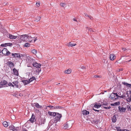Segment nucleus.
Masks as SVG:
<instances>
[{
	"instance_id": "obj_1",
	"label": "nucleus",
	"mask_w": 131,
	"mask_h": 131,
	"mask_svg": "<svg viewBox=\"0 0 131 131\" xmlns=\"http://www.w3.org/2000/svg\"><path fill=\"white\" fill-rule=\"evenodd\" d=\"M125 97V95L124 94L123 95L121 96L118 95V94L117 93H114L113 92L111 94L110 96V98L111 100H115L117 99L119 97L120 98H124Z\"/></svg>"
},
{
	"instance_id": "obj_2",
	"label": "nucleus",
	"mask_w": 131,
	"mask_h": 131,
	"mask_svg": "<svg viewBox=\"0 0 131 131\" xmlns=\"http://www.w3.org/2000/svg\"><path fill=\"white\" fill-rule=\"evenodd\" d=\"M56 115L54 119V121L55 122H57L60 120V119L62 117L61 114H60L58 113H56Z\"/></svg>"
},
{
	"instance_id": "obj_3",
	"label": "nucleus",
	"mask_w": 131,
	"mask_h": 131,
	"mask_svg": "<svg viewBox=\"0 0 131 131\" xmlns=\"http://www.w3.org/2000/svg\"><path fill=\"white\" fill-rule=\"evenodd\" d=\"M18 38L20 40L23 41H28V37H27V35H24L20 36L19 37L18 36Z\"/></svg>"
},
{
	"instance_id": "obj_4",
	"label": "nucleus",
	"mask_w": 131,
	"mask_h": 131,
	"mask_svg": "<svg viewBox=\"0 0 131 131\" xmlns=\"http://www.w3.org/2000/svg\"><path fill=\"white\" fill-rule=\"evenodd\" d=\"M9 129L13 131H19V128L18 127H15L13 125H11L9 127Z\"/></svg>"
},
{
	"instance_id": "obj_5",
	"label": "nucleus",
	"mask_w": 131,
	"mask_h": 131,
	"mask_svg": "<svg viewBox=\"0 0 131 131\" xmlns=\"http://www.w3.org/2000/svg\"><path fill=\"white\" fill-rule=\"evenodd\" d=\"M13 83L17 88H19L21 87L20 83L17 81L13 82Z\"/></svg>"
},
{
	"instance_id": "obj_6",
	"label": "nucleus",
	"mask_w": 131,
	"mask_h": 131,
	"mask_svg": "<svg viewBox=\"0 0 131 131\" xmlns=\"http://www.w3.org/2000/svg\"><path fill=\"white\" fill-rule=\"evenodd\" d=\"M10 56L12 57V58H21V56L20 54L19 53H12L10 55Z\"/></svg>"
},
{
	"instance_id": "obj_7",
	"label": "nucleus",
	"mask_w": 131,
	"mask_h": 131,
	"mask_svg": "<svg viewBox=\"0 0 131 131\" xmlns=\"http://www.w3.org/2000/svg\"><path fill=\"white\" fill-rule=\"evenodd\" d=\"M71 126V125H70L69 122H67L66 124L64 125L63 128L64 129H68L70 128Z\"/></svg>"
},
{
	"instance_id": "obj_8",
	"label": "nucleus",
	"mask_w": 131,
	"mask_h": 131,
	"mask_svg": "<svg viewBox=\"0 0 131 131\" xmlns=\"http://www.w3.org/2000/svg\"><path fill=\"white\" fill-rule=\"evenodd\" d=\"M32 65L34 67H35L37 68H40L41 65L40 63H38L37 62H35V63H32Z\"/></svg>"
},
{
	"instance_id": "obj_9",
	"label": "nucleus",
	"mask_w": 131,
	"mask_h": 131,
	"mask_svg": "<svg viewBox=\"0 0 131 131\" xmlns=\"http://www.w3.org/2000/svg\"><path fill=\"white\" fill-rule=\"evenodd\" d=\"M102 103L100 104V103H95L94 106V107L95 108H98L100 107L102 105Z\"/></svg>"
},
{
	"instance_id": "obj_10",
	"label": "nucleus",
	"mask_w": 131,
	"mask_h": 131,
	"mask_svg": "<svg viewBox=\"0 0 131 131\" xmlns=\"http://www.w3.org/2000/svg\"><path fill=\"white\" fill-rule=\"evenodd\" d=\"M32 106L34 107H36L37 108H41L42 106H41L37 103H34L33 104H32Z\"/></svg>"
},
{
	"instance_id": "obj_11",
	"label": "nucleus",
	"mask_w": 131,
	"mask_h": 131,
	"mask_svg": "<svg viewBox=\"0 0 131 131\" xmlns=\"http://www.w3.org/2000/svg\"><path fill=\"white\" fill-rule=\"evenodd\" d=\"M13 44L12 43H6L4 44H2L1 46L2 47H6L7 46H12Z\"/></svg>"
},
{
	"instance_id": "obj_12",
	"label": "nucleus",
	"mask_w": 131,
	"mask_h": 131,
	"mask_svg": "<svg viewBox=\"0 0 131 131\" xmlns=\"http://www.w3.org/2000/svg\"><path fill=\"white\" fill-rule=\"evenodd\" d=\"M17 37H18V36H15L10 34H9V38L10 39H16Z\"/></svg>"
},
{
	"instance_id": "obj_13",
	"label": "nucleus",
	"mask_w": 131,
	"mask_h": 131,
	"mask_svg": "<svg viewBox=\"0 0 131 131\" xmlns=\"http://www.w3.org/2000/svg\"><path fill=\"white\" fill-rule=\"evenodd\" d=\"M48 114L50 116H55L56 115V112H52L49 111L48 113Z\"/></svg>"
},
{
	"instance_id": "obj_14",
	"label": "nucleus",
	"mask_w": 131,
	"mask_h": 131,
	"mask_svg": "<svg viewBox=\"0 0 131 131\" xmlns=\"http://www.w3.org/2000/svg\"><path fill=\"white\" fill-rule=\"evenodd\" d=\"M13 71L14 72V74L17 76H18L19 75L18 71L15 68L13 69Z\"/></svg>"
},
{
	"instance_id": "obj_15",
	"label": "nucleus",
	"mask_w": 131,
	"mask_h": 131,
	"mask_svg": "<svg viewBox=\"0 0 131 131\" xmlns=\"http://www.w3.org/2000/svg\"><path fill=\"white\" fill-rule=\"evenodd\" d=\"M118 108L121 112H125L126 110V108H124L123 107L121 108L120 106H118Z\"/></svg>"
},
{
	"instance_id": "obj_16",
	"label": "nucleus",
	"mask_w": 131,
	"mask_h": 131,
	"mask_svg": "<svg viewBox=\"0 0 131 131\" xmlns=\"http://www.w3.org/2000/svg\"><path fill=\"white\" fill-rule=\"evenodd\" d=\"M7 64H8L10 68L13 67L14 66V64L13 62L10 61H8L7 62Z\"/></svg>"
},
{
	"instance_id": "obj_17",
	"label": "nucleus",
	"mask_w": 131,
	"mask_h": 131,
	"mask_svg": "<svg viewBox=\"0 0 131 131\" xmlns=\"http://www.w3.org/2000/svg\"><path fill=\"white\" fill-rule=\"evenodd\" d=\"M83 114V115H86L89 114V112L86 110H83L82 111Z\"/></svg>"
},
{
	"instance_id": "obj_18",
	"label": "nucleus",
	"mask_w": 131,
	"mask_h": 131,
	"mask_svg": "<svg viewBox=\"0 0 131 131\" xmlns=\"http://www.w3.org/2000/svg\"><path fill=\"white\" fill-rule=\"evenodd\" d=\"M35 120V116L33 114H32L31 118L29 119V121H30L31 123H33L34 122Z\"/></svg>"
},
{
	"instance_id": "obj_19",
	"label": "nucleus",
	"mask_w": 131,
	"mask_h": 131,
	"mask_svg": "<svg viewBox=\"0 0 131 131\" xmlns=\"http://www.w3.org/2000/svg\"><path fill=\"white\" fill-rule=\"evenodd\" d=\"M116 57L113 54H112L110 55V58L111 60H113L115 59Z\"/></svg>"
},
{
	"instance_id": "obj_20",
	"label": "nucleus",
	"mask_w": 131,
	"mask_h": 131,
	"mask_svg": "<svg viewBox=\"0 0 131 131\" xmlns=\"http://www.w3.org/2000/svg\"><path fill=\"white\" fill-rule=\"evenodd\" d=\"M22 82L25 85H27L30 83L29 81L27 80H23L22 81Z\"/></svg>"
},
{
	"instance_id": "obj_21",
	"label": "nucleus",
	"mask_w": 131,
	"mask_h": 131,
	"mask_svg": "<svg viewBox=\"0 0 131 131\" xmlns=\"http://www.w3.org/2000/svg\"><path fill=\"white\" fill-rule=\"evenodd\" d=\"M7 49L6 48H4L3 49L2 51V53L4 55H6V53L7 51Z\"/></svg>"
},
{
	"instance_id": "obj_22",
	"label": "nucleus",
	"mask_w": 131,
	"mask_h": 131,
	"mask_svg": "<svg viewBox=\"0 0 131 131\" xmlns=\"http://www.w3.org/2000/svg\"><path fill=\"white\" fill-rule=\"evenodd\" d=\"M117 119L115 115H114L112 118V121L113 122L115 123Z\"/></svg>"
},
{
	"instance_id": "obj_23",
	"label": "nucleus",
	"mask_w": 131,
	"mask_h": 131,
	"mask_svg": "<svg viewBox=\"0 0 131 131\" xmlns=\"http://www.w3.org/2000/svg\"><path fill=\"white\" fill-rule=\"evenodd\" d=\"M77 45L76 44L72 43L71 42H70L69 43V44L68 45V46H70L72 47L74 46H75Z\"/></svg>"
},
{
	"instance_id": "obj_24",
	"label": "nucleus",
	"mask_w": 131,
	"mask_h": 131,
	"mask_svg": "<svg viewBox=\"0 0 131 131\" xmlns=\"http://www.w3.org/2000/svg\"><path fill=\"white\" fill-rule=\"evenodd\" d=\"M41 124H44L46 122V119L45 118H43L41 119Z\"/></svg>"
},
{
	"instance_id": "obj_25",
	"label": "nucleus",
	"mask_w": 131,
	"mask_h": 131,
	"mask_svg": "<svg viewBox=\"0 0 131 131\" xmlns=\"http://www.w3.org/2000/svg\"><path fill=\"white\" fill-rule=\"evenodd\" d=\"M2 124L5 127H7L8 125V123L6 121H5L3 122Z\"/></svg>"
},
{
	"instance_id": "obj_26",
	"label": "nucleus",
	"mask_w": 131,
	"mask_h": 131,
	"mask_svg": "<svg viewBox=\"0 0 131 131\" xmlns=\"http://www.w3.org/2000/svg\"><path fill=\"white\" fill-rule=\"evenodd\" d=\"M36 80V78L34 77H32L31 78H30L29 79V82L33 81L34 80Z\"/></svg>"
},
{
	"instance_id": "obj_27",
	"label": "nucleus",
	"mask_w": 131,
	"mask_h": 131,
	"mask_svg": "<svg viewBox=\"0 0 131 131\" xmlns=\"http://www.w3.org/2000/svg\"><path fill=\"white\" fill-rule=\"evenodd\" d=\"M7 82L5 80H4L3 81L1 82V84L3 85H6L7 84Z\"/></svg>"
},
{
	"instance_id": "obj_28",
	"label": "nucleus",
	"mask_w": 131,
	"mask_h": 131,
	"mask_svg": "<svg viewBox=\"0 0 131 131\" xmlns=\"http://www.w3.org/2000/svg\"><path fill=\"white\" fill-rule=\"evenodd\" d=\"M119 104H120V103L119 102H115V103H114L112 104H111V105L112 106H116V105H119Z\"/></svg>"
},
{
	"instance_id": "obj_29",
	"label": "nucleus",
	"mask_w": 131,
	"mask_h": 131,
	"mask_svg": "<svg viewBox=\"0 0 131 131\" xmlns=\"http://www.w3.org/2000/svg\"><path fill=\"white\" fill-rule=\"evenodd\" d=\"M71 70L69 69H68L66 70L65 72V73L66 74H70L71 73Z\"/></svg>"
},
{
	"instance_id": "obj_30",
	"label": "nucleus",
	"mask_w": 131,
	"mask_h": 131,
	"mask_svg": "<svg viewBox=\"0 0 131 131\" xmlns=\"http://www.w3.org/2000/svg\"><path fill=\"white\" fill-rule=\"evenodd\" d=\"M47 107H49L50 110L54 109V106L48 105L47 106Z\"/></svg>"
},
{
	"instance_id": "obj_31",
	"label": "nucleus",
	"mask_w": 131,
	"mask_h": 131,
	"mask_svg": "<svg viewBox=\"0 0 131 131\" xmlns=\"http://www.w3.org/2000/svg\"><path fill=\"white\" fill-rule=\"evenodd\" d=\"M27 59L29 60V62L31 63V62L33 61H34V59L32 58H31L30 57H28L27 58Z\"/></svg>"
},
{
	"instance_id": "obj_32",
	"label": "nucleus",
	"mask_w": 131,
	"mask_h": 131,
	"mask_svg": "<svg viewBox=\"0 0 131 131\" xmlns=\"http://www.w3.org/2000/svg\"><path fill=\"white\" fill-rule=\"evenodd\" d=\"M40 17L39 16H37L36 18L35 21L37 22L40 20Z\"/></svg>"
},
{
	"instance_id": "obj_33",
	"label": "nucleus",
	"mask_w": 131,
	"mask_h": 131,
	"mask_svg": "<svg viewBox=\"0 0 131 131\" xmlns=\"http://www.w3.org/2000/svg\"><path fill=\"white\" fill-rule=\"evenodd\" d=\"M31 52L34 54H36L37 53V51L35 49H33L31 51Z\"/></svg>"
},
{
	"instance_id": "obj_34",
	"label": "nucleus",
	"mask_w": 131,
	"mask_h": 131,
	"mask_svg": "<svg viewBox=\"0 0 131 131\" xmlns=\"http://www.w3.org/2000/svg\"><path fill=\"white\" fill-rule=\"evenodd\" d=\"M94 77L95 78H100L102 77V76L101 75H95L94 76Z\"/></svg>"
},
{
	"instance_id": "obj_35",
	"label": "nucleus",
	"mask_w": 131,
	"mask_h": 131,
	"mask_svg": "<svg viewBox=\"0 0 131 131\" xmlns=\"http://www.w3.org/2000/svg\"><path fill=\"white\" fill-rule=\"evenodd\" d=\"M60 5L63 7H65L66 5V4L63 3H61L60 4Z\"/></svg>"
},
{
	"instance_id": "obj_36",
	"label": "nucleus",
	"mask_w": 131,
	"mask_h": 131,
	"mask_svg": "<svg viewBox=\"0 0 131 131\" xmlns=\"http://www.w3.org/2000/svg\"><path fill=\"white\" fill-rule=\"evenodd\" d=\"M118 95H119L120 96H121L123 94H124L125 95V94L123 93V92L122 91L121 92H118Z\"/></svg>"
},
{
	"instance_id": "obj_37",
	"label": "nucleus",
	"mask_w": 131,
	"mask_h": 131,
	"mask_svg": "<svg viewBox=\"0 0 131 131\" xmlns=\"http://www.w3.org/2000/svg\"><path fill=\"white\" fill-rule=\"evenodd\" d=\"M85 15L86 16L88 17H89L91 20H92L93 19V18L91 16H89V15H88L87 14H85Z\"/></svg>"
},
{
	"instance_id": "obj_38",
	"label": "nucleus",
	"mask_w": 131,
	"mask_h": 131,
	"mask_svg": "<svg viewBox=\"0 0 131 131\" xmlns=\"http://www.w3.org/2000/svg\"><path fill=\"white\" fill-rule=\"evenodd\" d=\"M30 46V44L28 43H26L25 45V46L26 47H29Z\"/></svg>"
},
{
	"instance_id": "obj_39",
	"label": "nucleus",
	"mask_w": 131,
	"mask_h": 131,
	"mask_svg": "<svg viewBox=\"0 0 131 131\" xmlns=\"http://www.w3.org/2000/svg\"><path fill=\"white\" fill-rule=\"evenodd\" d=\"M7 85L10 86H12L14 87V85H13L12 83L10 82L9 83L7 84Z\"/></svg>"
},
{
	"instance_id": "obj_40",
	"label": "nucleus",
	"mask_w": 131,
	"mask_h": 131,
	"mask_svg": "<svg viewBox=\"0 0 131 131\" xmlns=\"http://www.w3.org/2000/svg\"><path fill=\"white\" fill-rule=\"evenodd\" d=\"M101 103H102V105H106V106H107L108 105V103H105V102H101Z\"/></svg>"
},
{
	"instance_id": "obj_41",
	"label": "nucleus",
	"mask_w": 131,
	"mask_h": 131,
	"mask_svg": "<svg viewBox=\"0 0 131 131\" xmlns=\"http://www.w3.org/2000/svg\"><path fill=\"white\" fill-rule=\"evenodd\" d=\"M6 53V54L8 55H11V54H12V53H10V52L9 51H8V50H7V52Z\"/></svg>"
},
{
	"instance_id": "obj_42",
	"label": "nucleus",
	"mask_w": 131,
	"mask_h": 131,
	"mask_svg": "<svg viewBox=\"0 0 131 131\" xmlns=\"http://www.w3.org/2000/svg\"><path fill=\"white\" fill-rule=\"evenodd\" d=\"M86 28H87V29H88V30L89 31H92L93 32V31L92 30V29L91 28H89V27H86Z\"/></svg>"
},
{
	"instance_id": "obj_43",
	"label": "nucleus",
	"mask_w": 131,
	"mask_h": 131,
	"mask_svg": "<svg viewBox=\"0 0 131 131\" xmlns=\"http://www.w3.org/2000/svg\"><path fill=\"white\" fill-rule=\"evenodd\" d=\"M128 100H129V101L128 100H127L128 102H129L131 101V93H130L129 98L128 99Z\"/></svg>"
},
{
	"instance_id": "obj_44",
	"label": "nucleus",
	"mask_w": 131,
	"mask_h": 131,
	"mask_svg": "<svg viewBox=\"0 0 131 131\" xmlns=\"http://www.w3.org/2000/svg\"><path fill=\"white\" fill-rule=\"evenodd\" d=\"M27 37H28V40H31V39L33 38L32 37H31V36H29L27 35Z\"/></svg>"
},
{
	"instance_id": "obj_45",
	"label": "nucleus",
	"mask_w": 131,
	"mask_h": 131,
	"mask_svg": "<svg viewBox=\"0 0 131 131\" xmlns=\"http://www.w3.org/2000/svg\"><path fill=\"white\" fill-rule=\"evenodd\" d=\"M116 128L117 131H120V130H122L120 129V127H116Z\"/></svg>"
},
{
	"instance_id": "obj_46",
	"label": "nucleus",
	"mask_w": 131,
	"mask_h": 131,
	"mask_svg": "<svg viewBox=\"0 0 131 131\" xmlns=\"http://www.w3.org/2000/svg\"><path fill=\"white\" fill-rule=\"evenodd\" d=\"M93 110L95 111H97V112H100V113H101V112L102 111L101 110H95V109H94L93 108Z\"/></svg>"
},
{
	"instance_id": "obj_47",
	"label": "nucleus",
	"mask_w": 131,
	"mask_h": 131,
	"mask_svg": "<svg viewBox=\"0 0 131 131\" xmlns=\"http://www.w3.org/2000/svg\"><path fill=\"white\" fill-rule=\"evenodd\" d=\"M63 108V107L58 106V109H62Z\"/></svg>"
},
{
	"instance_id": "obj_48",
	"label": "nucleus",
	"mask_w": 131,
	"mask_h": 131,
	"mask_svg": "<svg viewBox=\"0 0 131 131\" xmlns=\"http://www.w3.org/2000/svg\"><path fill=\"white\" fill-rule=\"evenodd\" d=\"M126 86L129 88H131V84L128 83Z\"/></svg>"
},
{
	"instance_id": "obj_49",
	"label": "nucleus",
	"mask_w": 131,
	"mask_h": 131,
	"mask_svg": "<svg viewBox=\"0 0 131 131\" xmlns=\"http://www.w3.org/2000/svg\"><path fill=\"white\" fill-rule=\"evenodd\" d=\"M99 122V120L97 119L96 120V121H95V123L97 124Z\"/></svg>"
},
{
	"instance_id": "obj_50",
	"label": "nucleus",
	"mask_w": 131,
	"mask_h": 131,
	"mask_svg": "<svg viewBox=\"0 0 131 131\" xmlns=\"http://www.w3.org/2000/svg\"><path fill=\"white\" fill-rule=\"evenodd\" d=\"M86 68V67H84L83 66H82L80 68L82 69H85Z\"/></svg>"
},
{
	"instance_id": "obj_51",
	"label": "nucleus",
	"mask_w": 131,
	"mask_h": 131,
	"mask_svg": "<svg viewBox=\"0 0 131 131\" xmlns=\"http://www.w3.org/2000/svg\"><path fill=\"white\" fill-rule=\"evenodd\" d=\"M122 84L124 85H126L127 86L128 83H126L125 82H122Z\"/></svg>"
},
{
	"instance_id": "obj_52",
	"label": "nucleus",
	"mask_w": 131,
	"mask_h": 131,
	"mask_svg": "<svg viewBox=\"0 0 131 131\" xmlns=\"http://www.w3.org/2000/svg\"><path fill=\"white\" fill-rule=\"evenodd\" d=\"M58 105H57L54 106V109H58Z\"/></svg>"
},
{
	"instance_id": "obj_53",
	"label": "nucleus",
	"mask_w": 131,
	"mask_h": 131,
	"mask_svg": "<svg viewBox=\"0 0 131 131\" xmlns=\"http://www.w3.org/2000/svg\"><path fill=\"white\" fill-rule=\"evenodd\" d=\"M104 107L105 109H110V107Z\"/></svg>"
},
{
	"instance_id": "obj_54",
	"label": "nucleus",
	"mask_w": 131,
	"mask_h": 131,
	"mask_svg": "<svg viewBox=\"0 0 131 131\" xmlns=\"http://www.w3.org/2000/svg\"><path fill=\"white\" fill-rule=\"evenodd\" d=\"M36 5L37 6L39 7L40 6V4L39 3H37Z\"/></svg>"
},
{
	"instance_id": "obj_55",
	"label": "nucleus",
	"mask_w": 131,
	"mask_h": 131,
	"mask_svg": "<svg viewBox=\"0 0 131 131\" xmlns=\"http://www.w3.org/2000/svg\"><path fill=\"white\" fill-rule=\"evenodd\" d=\"M33 38H35V39L34 40V42H35L36 40H37V37H33Z\"/></svg>"
},
{
	"instance_id": "obj_56",
	"label": "nucleus",
	"mask_w": 131,
	"mask_h": 131,
	"mask_svg": "<svg viewBox=\"0 0 131 131\" xmlns=\"http://www.w3.org/2000/svg\"><path fill=\"white\" fill-rule=\"evenodd\" d=\"M122 49L123 51H125L126 50V48H122Z\"/></svg>"
},
{
	"instance_id": "obj_57",
	"label": "nucleus",
	"mask_w": 131,
	"mask_h": 131,
	"mask_svg": "<svg viewBox=\"0 0 131 131\" xmlns=\"http://www.w3.org/2000/svg\"><path fill=\"white\" fill-rule=\"evenodd\" d=\"M73 20L74 21L77 22V20L75 18H73Z\"/></svg>"
},
{
	"instance_id": "obj_58",
	"label": "nucleus",
	"mask_w": 131,
	"mask_h": 131,
	"mask_svg": "<svg viewBox=\"0 0 131 131\" xmlns=\"http://www.w3.org/2000/svg\"><path fill=\"white\" fill-rule=\"evenodd\" d=\"M120 131H129V130L127 129L122 130H120Z\"/></svg>"
},
{
	"instance_id": "obj_59",
	"label": "nucleus",
	"mask_w": 131,
	"mask_h": 131,
	"mask_svg": "<svg viewBox=\"0 0 131 131\" xmlns=\"http://www.w3.org/2000/svg\"><path fill=\"white\" fill-rule=\"evenodd\" d=\"M8 4V3H4V6L7 5Z\"/></svg>"
},
{
	"instance_id": "obj_60",
	"label": "nucleus",
	"mask_w": 131,
	"mask_h": 131,
	"mask_svg": "<svg viewBox=\"0 0 131 131\" xmlns=\"http://www.w3.org/2000/svg\"><path fill=\"white\" fill-rule=\"evenodd\" d=\"M20 55L21 56V57H24V55H23V54H20Z\"/></svg>"
},
{
	"instance_id": "obj_61",
	"label": "nucleus",
	"mask_w": 131,
	"mask_h": 131,
	"mask_svg": "<svg viewBox=\"0 0 131 131\" xmlns=\"http://www.w3.org/2000/svg\"><path fill=\"white\" fill-rule=\"evenodd\" d=\"M2 52V50H0V53H1Z\"/></svg>"
},
{
	"instance_id": "obj_62",
	"label": "nucleus",
	"mask_w": 131,
	"mask_h": 131,
	"mask_svg": "<svg viewBox=\"0 0 131 131\" xmlns=\"http://www.w3.org/2000/svg\"><path fill=\"white\" fill-rule=\"evenodd\" d=\"M60 84V83H58V84H57V85H58V84Z\"/></svg>"
},
{
	"instance_id": "obj_63",
	"label": "nucleus",
	"mask_w": 131,
	"mask_h": 131,
	"mask_svg": "<svg viewBox=\"0 0 131 131\" xmlns=\"http://www.w3.org/2000/svg\"><path fill=\"white\" fill-rule=\"evenodd\" d=\"M131 61V59L130 60H129V61H128L129 62V61Z\"/></svg>"
},
{
	"instance_id": "obj_64",
	"label": "nucleus",
	"mask_w": 131,
	"mask_h": 131,
	"mask_svg": "<svg viewBox=\"0 0 131 131\" xmlns=\"http://www.w3.org/2000/svg\"><path fill=\"white\" fill-rule=\"evenodd\" d=\"M32 41V40H31V41L30 40H29V41Z\"/></svg>"
}]
</instances>
